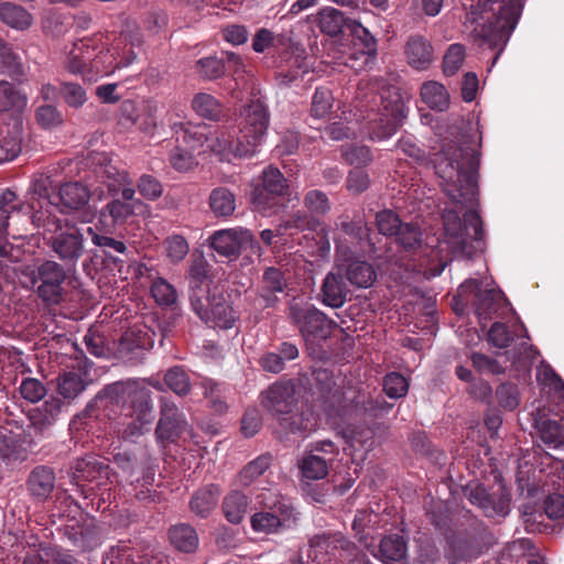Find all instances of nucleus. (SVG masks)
Here are the masks:
<instances>
[{
	"label": "nucleus",
	"mask_w": 564,
	"mask_h": 564,
	"mask_svg": "<svg viewBox=\"0 0 564 564\" xmlns=\"http://www.w3.org/2000/svg\"><path fill=\"white\" fill-rule=\"evenodd\" d=\"M90 161L95 165L97 178L107 186L109 193L121 192L122 195V200L113 199L106 205L100 212L99 223L104 228L126 223L137 209L142 207V203L134 199L135 192L129 174L112 165L107 153H94Z\"/></svg>",
	"instance_id": "20e7f679"
},
{
	"label": "nucleus",
	"mask_w": 564,
	"mask_h": 564,
	"mask_svg": "<svg viewBox=\"0 0 564 564\" xmlns=\"http://www.w3.org/2000/svg\"><path fill=\"white\" fill-rule=\"evenodd\" d=\"M347 278L358 288H369L376 280V272L369 263L357 260L347 267Z\"/></svg>",
	"instance_id": "e433bc0d"
},
{
	"label": "nucleus",
	"mask_w": 564,
	"mask_h": 564,
	"mask_svg": "<svg viewBox=\"0 0 564 564\" xmlns=\"http://www.w3.org/2000/svg\"><path fill=\"white\" fill-rule=\"evenodd\" d=\"M352 33L354 46L365 57V62H368L369 57L376 52L375 37L359 23L354 24Z\"/></svg>",
	"instance_id": "a19ab883"
},
{
	"label": "nucleus",
	"mask_w": 564,
	"mask_h": 564,
	"mask_svg": "<svg viewBox=\"0 0 564 564\" xmlns=\"http://www.w3.org/2000/svg\"><path fill=\"white\" fill-rule=\"evenodd\" d=\"M40 209L32 213V225L43 228V234H53L50 238L54 252L64 261H76L84 251L83 235L67 220L55 215L48 207H57L47 198L39 202Z\"/></svg>",
	"instance_id": "423d86ee"
},
{
	"label": "nucleus",
	"mask_w": 564,
	"mask_h": 564,
	"mask_svg": "<svg viewBox=\"0 0 564 564\" xmlns=\"http://www.w3.org/2000/svg\"><path fill=\"white\" fill-rule=\"evenodd\" d=\"M289 318L305 340L311 338L326 339L337 326L335 321L301 299H293L290 302Z\"/></svg>",
	"instance_id": "1a4fd4ad"
},
{
	"label": "nucleus",
	"mask_w": 564,
	"mask_h": 564,
	"mask_svg": "<svg viewBox=\"0 0 564 564\" xmlns=\"http://www.w3.org/2000/svg\"><path fill=\"white\" fill-rule=\"evenodd\" d=\"M29 286L39 282L37 294L47 304H59L64 300L63 283L66 279L64 269L55 261H45L36 269L28 268Z\"/></svg>",
	"instance_id": "9b49d317"
},
{
	"label": "nucleus",
	"mask_w": 564,
	"mask_h": 564,
	"mask_svg": "<svg viewBox=\"0 0 564 564\" xmlns=\"http://www.w3.org/2000/svg\"><path fill=\"white\" fill-rule=\"evenodd\" d=\"M219 496L220 488L217 485L203 487L193 495L191 510L199 517H207L217 506Z\"/></svg>",
	"instance_id": "a878e982"
},
{
	"label": "nucleus",
	"mask_w": 564,
	"mask_h": 564,
	"mask_svg": "<svg viewBox=\"0 0 564 564\" xmlns=\"http://www.w3.org/2000/svg\"><path fill=\"white\" fill-rule=\"evenodd\" d=\"M272 457L269 454L260 455L248 465L237 476L239 486L249 487L259 478L271 465Z\"/></svg>",
	"instance_id": "c9c22d12"
},
{
	"label": "nucleus",
	"mask_w": 564,
	"mask_h": 564,
	"mask_svg": "<svg viewBox=\"0 0 564 564\" xmlns=\"http://www.w3.org/2000/svg\"><path fill=\"white\" fill-rule=\"evenodd\" d=\"M139 193L148 199H155L162 194V186L158 180L143 175L138 183Z\"/></svg>",
	"instance_id": "680f3d73"
},
{
	"label": "nucleus",
	"mask_w": 564,
	"mask_h": 564,
	"mask_svg": "<svg viewBox=\"0 0 564 564\" xmlns=\"http://www.w3.org/2000/svg\"><path fill=\"white\" fill-rule=\"evenodd\" d=\"M196 69L202 78L213 80L224 74L225 65L221 59L209 56L197 61Z\"/></svg>",
	"instance_id": "de8ad7c7"
},
{
	"label": "nucleus",
	"mask_w": 564,
	"mask_h": 564,
	"mask_svg": "<svg viewBox=\"0 0 564 564\" xmlns=\"http://www.w3.org/2000/svg\"><path fill=\"white\" fill-rule=\"evenodd\" d=\"M471 361L473 366L480 372L492 375H499L503 372V368L495 359H491L484 354L474 352L471 355Z\"/></svg>",
	"instance_id": "bf43d9fd"
},
{
	"label": "nucleus",
	"mask_w": 564,
	"mask_h": 564,
	"mask_svg": "<svg viewBox=\"0 0 564 564\" xmlns=\"http://www.w3.org/2000/svg\"><path fill=\"white\" fill-rule=\"evenodd\" d=\"M26 96L8 82H0V113L20 115L26 107Z\"/></svg>",
	"instance_id": "cd10ccee"
},
{
	"label": "nucleus",
	"mask_w": 564,
	"mask_h": 564,
	"mask_svg": "<svg viewBox=\"0 0 564 564\" xmlns=\"http://www.w3.org/2000/svg\"><path fill=\"white\" fill-rule=\"evenodd\" d=\"M156 438L163 448L174 444L176 437V412L172 406H162V416L156 427Z\"/></svg>",
	"instance_id": "2f4dec72"
},
{
	"label": "nucleus",
	"mask_w": 564,
	"mask_h": 564,
	"mask_svg": "<svg viewBox=\"0 0 564 564\" xmlns=\"http://www.w3.org/2000/svg\"><path fill=\"white\" fill-rule=\"evenodd\" d=\"M348 294L347 284L341 274L329 272L322 285L323 303L327 306L341 307Z\"/></svg>",
	"instance_id": "b1692460"
},
{
	"label": "nucleus",
	"mask_w": 564,
	"mask_h": 564,
	"mask_svg": "<svg viewBox=\"0 0 564 564\" xmlns=\"http://www.w3.org/2000/svg\"><path fill=\"white\" fill-rule=\"evenodd\" d=\"M521 14L520 0H478L470 7L465 28L479 44L503 47Z\"/></svg>",
	"instance_id": "7ed1b4c3"
},
{
	"label": "nucleus",
	"mask_w": 564,
	"mask_h": 564,
	"mask_svg": "<svg viewBox=\"0 0 564 564\" xmlns=\"http://www.w3.org/2000/svg\"><path fill=\"white\" fill-rule=\"evenodd\" d=\"M409 64L416 69L426 68L433 59V50L422 36H412L405 46Z\"/></svg>",
	"instance_id": "393cba45"
},
{
	"label": "nucleus",
	"mask_w": 564,
	"mask_h": 564,
	"mask_svg": "<svg viewBox=\"0 0 564 564\" xmlns=\"http://www.w3.org/2000/svg\"><path fill=\"white\" fill-rule=\"evenodd\" d=\"M300 469L306 479L318 480L328 474L327 462L318 455H305L300 464Z\"/></svg>",
	"instance_id": "4c0bfd02"
},
{
	"label": "nucleus",
	"mask_w": 564,
	"mask_h": 564,
	"mask_svg": "<svg viewBox=\"0 0 564 564\" xmlns=\"http://www.w3.org/2000/svg\"><path fill=\"white\" fill-rule=\"evenodd\" d=\"M87 234L91 237L93 243L95 246L111 248L119 253H123L127 249L122 241L116 240L111 237L98 235L93 227L87 228Z\"/></svg>",
	"instance_id": "0e129e2a"
},
{
	"label": "nucleus",
	"mask_w": 564,
	"mask_h": 564,
	"mask_svg": "<svg viewBox=\"0 0 564 564\" xmlns=\"http://www.w3.org/2000/svg\"><path fill=\"white\" fill-rule=\"evenodd\" d=\"M383 390L389 398H402L409 390V380L401 373L390 372L383 379Z\"/></svg>",
	"instance_id": "a18cd8bd"
},
{
	"label": "nucleus",
	"mask_w": 564,
	"mask_h": 564,
	"mask_svg": "<svg viewBox=\"0 0 564 564\" xmlns=\"http://www.w3.org/2000/svg\"><path fill=\"white\" fill-rule=\"evenodd\" d=\"M0 20L19 31L28 30L33 23L32 14L23 7L12 2L0 4Z\"/></svg>",
	"instance_id": "bb28decb"
},
{
	"label": "nucleus",
	"mask_w": 564,
	"mask_h": 564,
	"mask_svg": "<svg viewBox=\"0 0 564 564\" xmlns=\"http://www.w3.org/2000/svg\"><path fill=\"white\" fill-rule=\"evenodd\" d=\"M296 387L292 381H278L262 393V405L272 414L291 413L296 404Z\"/></svg>",
	"instance_id": "a211bd4d"
},
{
	"label": "nucleus",
	"mask_w": 564,
	"mask_h": 564,
	"mask_svg": "<svg viewBox=\"0 0 564 564\" xmlns=\"http://www.w3.org/2000/svg\"><path fill=\"white\" fill-rule=\"evenodd\" d=\"M479 152L468 140L445 143L433 164L444 181V192L455 203L473 202L477 194Z\"/></svg>",
	"instance_id": "f03ea898"
},
{
	"label": "nucleus",
	"mask_w": 564,
	"mask_h": 564,
	"mask_svg": "<svg viewBox=\"0 0 564 564\" xmlns=\"http://www.w3.org/2000/svg\"><path fill=\"white\" fill-rule=\"evenodd\" d=\"M512 337L502 323H495L488 332V341L498 348H505L509 346Z\"/></svg>",
	"instance_id": "13d9d810"
},
{
	"label": "nucleus",
	"mask_w": 564,
	"mask_h": 564,
	"mask_svg": "<svg viewBox=\"0 0 564 564\" xmlns=\"http://www.w3.org/2000/svg\"><path fill=\"white\" fill-rule=\"evenodd\" d=\"M343 156L349 164L356 166L366 165L371 161L370 150L365 145H345Z\"/></svg>",
	"instance_id": "5fc2aeb1"
},
{
	"label": "nucleus",
	"mask_w": 564,
	"mask_h": 564,
	"mask_svg": "<svg viewBox=\"0 0 564 564\" xmlns=\"http://www.w3.org/2000/svg\"><path fill=\"white\" fill-rule=\"evenodd\" d=\"M445 231L453 238L458 239V243L464 247L466 238L470 237L477 241L484 238L482 221L475 210L464 214L463 221L456 210H445L443 215Z\"/></svg>",
	"instance_id": "f3484780"
},
{
	"label": "nucleus",
	"mask_w": 564,
	"mask_h": 564,
	"mask_svg": "<svg viewBox=\"0 0 564 564\" xmlns=\"http://www.w3.org/2000/svg\"><path fill=\"white\" fill-rule=\"evenodd\" d=\"M89 196L90 194L87 186L79 182H69L61 186L58 195L54 197V200L46 195H42L41 193L37 194L35 192L30 198L29 207L32 213H34L40 209L39 202L43 200V198H47L57 207V209L48 207V209L53 210L55 215L83 210L80 221L89 223L95 217L96 212L95 208L87 206Z\"/></svg>",
	"instance_id": "6e6552de"
},
{
	"label": "nucleus",
	"mask_w": 564,
	"mask_h": 564,
	"mask_svg": "<svg viewBox=\"0 0 564 564\" xmlns=\"http://www.w3.org/2000/svg\"><path fill=\"white\" fill-rule=\"evenodd\" d=\"M465 58V48L462 44L455 43L452 44L443 59V70L447 76H452L456 74V72L462 67Z\"/></svg>",
	"instance_id": "49530a36"
},
{
	"label": "nucleus",
	"mask_w": 564,
	"mask_h": 564,
	"mask_svg": "<svg viewBox=\"0 0 564 564\" xmlns=\"http://www.w3.org/2000/svg\"><path fill=\"white\" fill-rule=\"evenodd\" d=\"M193 110L202 118L217 121L224 115L223 105L212 95L198 93L192 99Z\"/></svg>",
	"instance_id": "7c9ffc66"
},
{
	"label": "nucleus",
	"mask_w": 564,
	"mask_h": 564,
	"mask_svg": "<svg viewBox=\"0 0 564 564\" xmlns=\"http://www.w3.org/2000/svg\"><path fill=\"white\" fill-rule=\"evenodd\" d=\"M209 207L216 217H229L236 210V197L228 188H214L209 195Z\"/></svg>",
	"instance_id": "72a5a7b5"
},
{
	"label": "nucleus",
	"mask_w": 564,
	"mask_h": 564,
	"mask_svg": "<svg viewBox=\"0 0 564 564\" xmlns=\"http://www.w3.org/2000/svg\"><path fill=\"white\" fill-rule=\"evenodd\" d=\"M133 46L134 40L126 31L119 35L96 33L66 44L61 63L70 74L95 83L131 65L137 56Z\"/></svg>",
	"instance_id": "f257e3e1"
},
{
	"label": "nucleus",
	"mask_w": 564,
	"mask_h": 564,
	"mask_svg": "<svg viewBox=\"0 0 564 564\" xmlns=\"http://www.w3.org/2000/svg\"><path fill=\"white\" fill-rule=\"evenodd\" d=\"M108 466L98 462V459L88 455L82 459H77L73 471V484L82 486V481H97V487L101 485L99 479L108 477Z\"/></svg>",
	"instance_id": "4be33fe9"
},
{
	"label": "nucleus",
	"mask_w": 564,
	"mask_h": 564,
	"mask_svg": "<svg viewBox=\"0 0 564 564\" xmlns=\"http://www.w3.org/2000/svg\"><path fill=\"white\" fill-rule=\"evenodd\" d=\"M209 247L219 256L225 258H238L242 250H250V253L261 257L262 248L252 235L243 227L220 229L209 237Z\"/></svg>",
	"instance_id": "f8f14e48"
},
{
	"label": "nucleus",
	"mask_w": 564,
	"mask_h": 564,
	"mask_svg": "<svg viewBox=\"0 0 564 564\" xmlns=\"http://www.w3.org/2000/svg\"><path fill=\"white\" fill-rule=\"evenodd\" d=\"M225 518L234 524L240 523L248 510V497L239 490L229 491L223 500Z\"/></svg>",
	"instance_id": "c756f323"
},
{
	"label": "nucleus",
	"mask_w": 564,
	"mask_h": 564,
	"mask_svg": "<svg viewBox=\"0 0 564 564\" xmlns=\"http://www.w3.org/2000/svg\"><path fill=\"white\" fill-rule=\"evenodd\" d=\"M151 294L160 305H171L176 300V293L173 285L161 278L153 282L151 286Z\"/></svg>",
	"instance_id": "864d4df0"
},
{
	"label": "nucleus",
	"mask_w": 564,
	"mask_h": 564,
	"mask_svg": "<svg viewBox=\"0 0 564 564\" xmlns=\"http://www.w3.org/2000/svg\"><path fill=\"white\" fill-rule=\"evenodd\" d=\"M36 121L41 127L52 129L59 126L63 122V118L56 107L46 105L37 108Z\"/></svg>",
	"instance_id": "6e6d98bb"
},
{
	"label": "nucleus",
	"mask_w": 564,
	"mask_h": 564,
	"mask_svg": "<svg viewBox=\"0 0 564 564\" xmlns=\"http://www.w3.org/2000/svg\"><path fill=\"white\" fill-rule=\"evenodd\" d=\"M269 127V112L261 100H253L245 111L239 135L234 140L229 132L221 131L212 139L208 147L221 156V160L252 155L261 143Z\"/></svg>",
	"instance_id": "39448f33"
},
{
	"label": "nucleus",
	"mask_w": 564,
	"mask_h": 564,
	"mask_svg": "<svg viewBox=\"0 0 564 564\" xmlns=\"http://www.w3.org/2000/svg\"><path fill=\"white\" fill-rule=\"evenodd\" d=\"M305 207L315 215H324L330 209L327 195L318 189L308 191L304 196Z\"/></svg>",
	"instance_id": "3c124183"
},
{
	"label": "nucleus",
	"mask_w": 564,
	"mask_h": 564,
	"mask_svg": "<svg viewBox=\"0 0 564 564\" xmlns=\"http://www.w3.org/2000/svg\"><path fill=\"white\" fill-rule=\"evenodd\" d=\"M53 552L48 547L40 545L39 549L28 551L23 564H51Z\"/></svg>",
	"instance_id": "774afa93"
},
{
	"label": "nucleus",
	"mask_w": 564,
	"mask_h": 564,
	"mask_svg": "<svg viewBox=\"0 0 564 564\" xmlns=\"http://www.w3.org/2000/svg\"><path fill=\"white\" fill-rule=\"evenodd\" d=\"M59 94L65 104L72 108H80L87 101L86 90L78 83L63 82Z\"/></svg>",
	"instance_id": "79ce46f5"
},
{
	"label": "nucleus",
	"mask_w": 564,
	"mask_h": 564,
	"mask_svg": "<svg viewBox=\"0 0 564 564\" xmlns=\"http://www.w3.org/2000/svg\"><path fill=\"white\" fill-rule=\"evenodd\" d=\"M376 224L379 232L383 236H394L403 225L399 216L390 209L377 213Z\"/></svg>",
	"instance_id": "09e8293b"
},
{
	"label": "nucleus",
	"mask_w": 564,
	"mask_h": 564,
	"mask_svg": "<svg viewBox=\"0 0 564 564\" xmlns=\"http://www.w3.org/2000/svg\"><path fill=\"white\" fill-rule=\"evenodd\" d=\"M406 555V544L398 534L383 538L379 545V557L386 564L402 561Z\"/></svg>",
	"instance_id": "473e14b6"
},
{
	"label": "nucleus",
	"mask_w": 564,
	"mask_h": 564,
	"mask_svg": "<svg viewBox=\"0 0 564 564\" xmlns=\"http://www.w3.org/2000/svg\"><path fill=\"white\" fill-rule=\"evenodd\" d=\"M334 97L327 88H316L312 98L311 113L315 118H325L333 108Z\"/></svg>",
	"instance_id": "37998d69"
},
{
	"label": "nucleus",
	"mask_w": 564,
	"mask_h": 564,
	"mask_svg": "<svg viewBox=\"0 0 564 564\" xmlns=\"http://www.w3.org/2000/svg\"><path fill=\"white\" fill-rule=\"evenodd\" d=\"M382 109L379 117L370 123V137L384 140L393 135L406 116L404 102L395 88L381 94Z\"/></svg>",
	"instance_id": "ddd939ff"
},
{
	"label": "nucleus",
	"mask_w": 564,
	"mask_h": 564,
	"mask_svg": "<svg viewBox=\"0 0 564 564\" xmlns=\"http://www.w3.org/2000/svg\"><path fill=\"white\" fill-rule=\"evenodd\" d=\"M55 473L44 465L34 467L26 480L28 491L37 501H46L55 488Z\"/></svg>",
	"instance_id": "aec40b11"
},
{
	"label": "nucleus",
	"mask_w": 564,
	"mask_h": 564,
	"mask_svg": "<svg viewBox=\"0 0 564 564\" xmlns=\"http://www.w3.org/2000/svg\"><path fill=\"white\" fill-rule=\"evenodd\" d=\"M191 304L202 321L213 327L231 328L237 319L234 308L225 301L223 288L214 285L206 296L191 295Z\"/></svg>",
	"instance_id": "9d476101"
},
{
	"label": "nucleus",
	"mask_w": 564,
	"mask_h": 564,
	"mask_svg": "<svg viewBox=\"0 0 564 564\" xmlns=\"http://www.w3.org/2000/svg\"><path fill=\"white\" fill-rule=\"evenodd\" d=\"M257 500L268 510L257 512L251 517V528L258 533H276L290 517L288 503L278 494L270 490L258 495Z\"/></svg>",
	"instance_id": "4468645a"
},
{
	"label": "nucleus",
	"mask_w": 564,
	"mask_h": 564,
	"mask_svg": "<svg viewBox=\"0 0 564 564\" xmlns=\"http://www.w3.org/2000/svg\"><path fill=\"white\" fill-rule=\"evenodd\" d=\"M261 427V416L258 410L249 409L246 411L241 421V431L247 437L258 433Z\"/></svg>",
	"instance_id": "e2e57ef3"
},
{
	"label": "nucleus",
	"mask_w": 564,
	"mask_h": 564,
	"mask_svg": "<svg viewBox=\"0 0 564 564\" xmlns=\"http://www.w3.org/2000/svg\"><path fill=\"white\" fill-rule=\"evenodd\" d=\"M13 223H32V215L22 212V206L17 203V195L11 189H6L0 194V256L8 254V227L9 220Z\"/></svg>",
	"instance_id": "6ab92c4d"
},
{
	"label": "nucleus",
	"mask_w": 564,
	"mask_h": 564,
	"mask_svg": "<svg viewBox=\"0 0 564 564\" xmlns=\"http://www.w3.org/2000/svg\"><path fill=\"white\" fill-rule=\"evenodd\" d=\"M421 98L431 109L437 111L447 110L451 102L446 87L435 80H430L422 85Z\"/></svg>",
	"instance_id": "c85d7f7f"
},
{
	"label": "nucleus",
	"mask_w": 564,
	"mask_h": 564,
	"mask_svg": "<svg viewBox=\"0 0 564 564\" xmlns=\"http://www.w3.org/2000/svg\"><path fill=\"white\" fill-rule=\"evenodd\" d=\"M343 13L335 8H324L318 12V25L322 32L328 35H337L344 25Z\"/></svg>",
	"instance_id": "58836bf2"
},
{
	"label": "nucleus",
	"mask_w": 564,
	"mask_h": 564,
	"mask_svg": "<svg viewBox=\"0 0 564 564\" xmlns=\"http://www.w3.org/2000/svg\"><path fill=\"white\" fill-rule=\"evenodd\" d=\"M207 267L208 263L203 256H197L193 260L189 269L191 295L196 294L197 296H206L208 294V290H212L208 283H206V288H203L207 281Z\"/></svg>",
	"instance_id": "f704fd0d"
},
{
	"label": "nucleus",
	"mask_w": 564,
	"mask_h": 564,
	"mask_svg": "<svg viewBox=\"0 0 564 564\" xmlns=\"http://www.w3.org/2000/svg\"><path fill=\"white\" fill-rule=\"evenodd\" d=\"M198 546V536L189 525H178V551L191 553Z\"/></svg>",
	"instance_id": "4d7b16f0"
},
{
	"label": "nucleus",
	"mask_w": 564,
	"mask_h": 564,
	"mask_svg": "<svg viewBox=\"0 0 564 564\" xmlns=\"http://www.w3.org/2000/svg\"><path fill=\"white\" fill-rule=\"evenodd\" d=\"M22 150L20 130L17 126L9 137L0 139V163L15 159Z\"/></svg>",
	"instance_id": "c03bdc74"
},
{
	"label": "nucleus",
	"mask_w": 564,
	"mask_h": 564,
	"mask_svg": "<svg viewBox=\"0 0 564 564\" xmlns=\"http://www.w3.org/2000/svg\"><path fill=\"white\" fill-rule=\"evenodd\" d=\"M0 72L12 77L22 74L20 56L2 39H0Z\"/></svg>",
	"instance_id": "ea45409f"
},
{
	"label": "nucleus",
	"mask_w": 564,
	"mask_h": 564,
	"mask_svg": "<svg viewBox=\"0 0 564 564\" xmlns=\"http://www.w3.org/2000/svg\"><path fill=\"white\" fill-rule=\"evenodd\" d=\"M19 390L21 397L31 403L41 401L46 394L45 386L35 378L23 379Z\"/></svg>",
	"instance_id": "8fccbe9b"
},
{
	"label": "nucleus",
	"mask_w": 564,
	"mask_h": 564,
	"mask_svg": "<svg viewBox=\"0 0 564 564\" xmlns=\"http://www.w3.org/2000/svg\"><path fill=\"white\" fill-rule=\"evenodd\" d=\"M289 184L284 175L275 167L269 166L262 173V186L252 193V204L258 212L265 213L275 206L276 197L288 193Z\"/></svg>",
	"instance_id": "dca6fc26"
},
{
	"label": "nucleus",
	"mask_w": 564,
	"mask_h": 564,
	"mask_svg": "<svg viewBox=\"0 0 564 564\" xmlns=\"http://www.w3.org/2000/svg\"><path fill=\"white\" fill-rule=\"evenodd\" d=\"M100 398L108 399L111 403L122 405L135 414V421L129 424V432L123 437H132L142 433V427L150 421V394L139 381L116 382L107 386Z\"/></svg>",
	"instance_id": "0eeeda50"
},
{
	"label": "nucleus",
	"mask_w": 564,
	"mask_h": 564,
	"mask_svg": "<svg viewBox=\"0 0 564 564\" xmlns=\"http://www.w3.org/2000/svg\"><path fill=\"white\" fill-rule=\"evenodd\" d=\"M356 552V546L340 533L316 534L310 540V557L316 564L344 563Z\"/></svg>",
	"instance_id": "2eb2a0df"
},
{
	"label": "nucleus",
	"mask_w": 564,
	"mask_h": 564,
	"mask_svg": "<svg viewBox=\"0 0 564 564\" xmlns=\"http://www.w3.org/2000/svg\"><path fill=\"white\" fill-rule=\"evenodd\" d=\"M462 290H470L476 292L477 314L480 319L488 321L492 312L505 301V296L500 290L486 289L481 290L477 280H470L460 286Z\"/></svg>",
	"instance_id": "412c9836"
},
{
	"label": "nucleus",
	"mask_w": 564,
	"mask_h": 564,
	"mask_svg": "<svg viewBox=\"0 0 564 564\" xmlns=\"http://www.w3.org/2000/svg\"><path fill=\"white\" fill-rule=\"evenodd\" d=\"M544 510L550 519H560L564 517V496L552 494L544 501Z\"/></svg>",
	"instance_id": "69168bd1"
},
{
	"label": "nucleus",
	"mask_w": 564,
	"mask_h": 564,
	"mask_svg": "<svg viewBox=\"0 0 564 564\" xmlns=\"http://www.w3.org/2000/svg\"><path fill=\"white\" fill-rule=\"evenodd\" d=\"M394 236L398 237L399 243L406 250L415 249L421 245L422 234L416 225L403 224Z\"/></svg>",
	"instance_id": "603ef678"
},
{
	"label": "nucleus",
	"mask_w": 564,
	"mask_h": 564,
	"mask_svg": "<svg viewBox=\"0 0 564 564\" xmlns=\"http://www.w3.org/2000/svg\"><path fill=\"white\" fill-rule=\"evenodd\" d=\"M87 383V371L79 366L65 371L57 378V392L64 399L73 400L86 389Z\"/></svg>",
	"instance_id": "5701e85b"
},
{
	"label": "nucleus",
	"mask_w": 564,
	"mask_h": 564,
	"mask_svg": "<svg viewBox=\"0 0 564 564\" xmlns=\"http://www.w3.org/2000/svg\"><path fill=\"white\" fill-rule=\"evenodd\" d=\"M263 283L271 292H282L285 286L283 273L275 268H268L264 271Z\"/></svg>",
	"instance_id": "338daca9"
},
{
	"label": "nucleus",
	"mask_w": 564,
	"mask_h": 564,
	"mask_svg": "<svg viewBox=\"0 0 564 564\" xmlns=\"http://www.w3.org/2000/svg\"><path fill=\"white\" fill-rule=\"evenodd\" d=\"M497 399L501 406L513 410L518 405V390L514 386L503 383L497 389Z\"/></svg>",
	"instance_id": "052dcab7"
}]
</instances>
